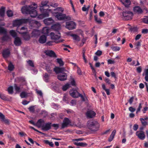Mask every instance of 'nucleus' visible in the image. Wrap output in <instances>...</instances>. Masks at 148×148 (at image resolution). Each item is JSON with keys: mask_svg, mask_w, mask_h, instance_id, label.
I'll list each match as a JSON object with an SVG mask.
<instances>
[{"mask_svg": "<svg viewBox=\"0 0 148 148\" xmlns=\"http://www.w3.org/2000/svg\"><path fill=\"white\" fill-rule=\"evenodd\" d=\"M129 110L131 112H134L135 111V109L132 107H130L129 108Z\"/></svg>", "mask_w": 148, "mask_h": 148, "instance_id": "62", "label": "nucleus"}, {"mask_svg": "<svg viewBox=\"0 0 148 148\" xmlns=\"http://www.w3.org/2000/svg\"><path fill=\"white\" fill-rule=\"evenodd\" d=\"M18 32L20 34L23 35V37L25 40H28L30 38V36L26 32Z\"/></svg>", "mask_w": 148, "mask_h": 148, "instance_id": "20", "label": "nucleus"}, {"mask_svg": "<svg viewBox=\"0 0 148 148\" xmlns=\"http://www.w3.org/2000/svg\"><path fill=\"white\" fill-rule=\"evenodd\" d=\"M41 32L37 29L34 30L32 33V37H36L39 36Z\"/></svg>", "mask_w": 148, "mask_h": 148, "instance_id": "21", "label": "nucleus"}, {"mask_svg": "<svg viewBox=\"0 0 148 148\" xmlns=\"http://www.w3.org/2000/svg\"><path fill=\"white\" fill-rule=\"evenodd\" d=\"M19 82L21 84L20 87L18 86L17 84H15L14 85V89L16 91V93H19L21 91V85H24L26 84L25 79L23 77H19L18 78Z\"/></svg>", "mask_w": 148, "mask_h": 148, "instance_id": "7", "label": "nucleus"}, {"mask_svg": "<svg viewBox=\"0 0 148 148\" xmlns=\"http://www.w3.org/2000/svg\"><path fill=\"white\" fill-rule=\"evenodd\" d=\"M21 98H26L27 96V93L25 92H22L20 95Z\"/></svg>", "mask_w": 148, "mask_h": 148, "instance_id": "38", "label": "nucleus"}, {"mask_svg": "<svg viewBox=\"0 0 148 148\" xmlns=\"http://www.w3.org/2000/svg\"><path fill=\"white\" fill-rule=\"evenodd\" d=\"M49 75L47 73H46L45 75H43V79L46 82H49Z\"/></svg>", "mask_w": 148, "mask_h": 148, "instance_id": "31", "label": "nucleus"}, {"mask_svg": "<svg viewBox=\"0 0 148 148\" xmlns=\"http://www.w3.org/2000/svg\"><path fill=\"white\" fill-rule=\"evenodd\" d=\"M51 123L50 122L44 123L42 126V129L44 131L49 130L51 128Z\"/></svg>", "mask_w": 148, "mask_h": 148, "instance_id": "12", "label": "nucleus"}, {"mask_svg": "<svg viewBox=\"0 0 148 148\" xmlns=\"http://www.w3.org/2000/svg\"><path fill=\"white\" fill-rule=\"evenodd\" d=\"M10 34L13 37H16L17 34L15 31L13 30H11L10 31Z\"/></svg>", "mask_w": 148, "mask_h": 148, "instance_id": "35", "label": "nucleus"}, {"mask_svg": "<svg viewBox=\"0 0 148 148\" xmlns=\"http://www.w3.org/2000/svg\"><path fill=\"white\" fill-rule=\"evenodd\" d=\"M89 6L87 7H86L85 5H84L82 8V10L83 11L85 12L87 11L88 12L89 10Z\"/></svg>", "mask_w": 148, "mask_h": 148, "instance_id": "49", "label": "nucleus"}, {"mask_svg": "<svg viewBox=\"0 0 148 148\" xmlns=\"http://www.w3.org/2000/svg\"><path fill=\"white\" fill-rule=\"evenodd\" d=\"M134 97H131L130 99H129V100L128 101L130 103V104H131L133 101L134 99Z\"/></svg>", "mask_w": 148, "mask_h": 148, "instance_id": "63", "label": "nucleus"}, {"mask_svg": "<svg viewBox=\"0 0 148 148\" xmlns=\"http://www.w3.org/2000/svg\"><path fill=\"white\" fill-rule=\"evenodd\" d=\"M134 12L138 14H140L142 12V9L138 6H136L134 7Z\"/></svg>", "mask_w": 148, "mask_h": 148, "instance_id": "27", "label": "nucleus"}, {"mask_svg": "<svg viewBox=\"0 0 148 148\" xmlns=\"http://www.w3.org/2000/svg\"><path fill=\"white\" fill-rule=\"evenodd\" d=\"M51 106L53 108L56 109H58V106L55 103H52Z\"/></svg>", "mask_w": 148, "mask_h": 148, "instance_id": "55", "label": "nucleus"}, {"mask_svg": "<svg viewBox=\"0 0 148 148\" xmlns=\"http://www.w3.org/2000/svg\"><path fill=\"white\" fill-rule=\"evenodd\" d=\"M51 28L56 32H59L58 30L60 29V25L59 23L54 24L51 26Z\"/></svg>", "mask_w": 148, "mask_h": 148, "instance_id": "24", "label": "nucleus"}, {"mask_svg": "<svg viewBox=\"0 0 148 148\" xmlns=\"http://www.w3.org/2000/svg\"><path fill=\"white\" fill-rule=\"evenodd\" d=\"M48 3V1H43L41 3V6H40V10L41 12H42V10H46L45 9L43 8V7L45 6H46L47 5Z\"/></svg>", "mask_w": 148, "mask_h": 148, "instance_id": "22", "label": "nucleus"}, {"mask_svg": "<svg viewBox=\"0 0 148 148\" xmlns=\"http://www.w3.org/2000/svg\"><path fill=\"white\" fill-rule=\"evenodd\" d=\"M45 53L47 56L53 57H56L54 52L52 50H47L45 51Z\"/></svg>", "mask_w": 148, "mask_h": 148, "instance_id": "19", "label": "nucleus"}, {"mask_svg": "<svg viewBox=\"0 0 148 148\" xmlns=\"http://www.w3.org/2000/svg\"><path fill=\"white\" fill-rule=\"evenodd\" d=\"M14 44L16 46H19L21 44V39L18 37H16L15 38Z\"/></svg>", "mask_w": 148, "mask_h": 148, "instance_id": "23", "label": "nucleus"}, {"mask_svg": "<svg viewBox=\"0 0 148 148\" xmlns=\"http://www.w3.org/2000/svg\"><path fill=\"white\" fill-rule=\"evenodd\" d=\"M45 123L44 121L42 119H39L36 123V126L40 128H42V126L44 125Z\"/></svg>", "mask_w": 148, "mask_h": 148, "instance_id": "18", "label": "nucleus"}, {"mask_svg": "<svg viewBox=\"0 0 148 148\" xmlns=\"http://www.w3.org/2000/svg\"><path fill=\"white\" fill-rule=\"evenodd\" d=\"M6 33V30L3 27L0 26V34H5Z\"/></svg>", "mask_w": 148, "mask_h": 148, "instance_id": "33", "label": "nucleus"}, {"mask_svg": "<svg viewBox=\"0 0 148 148\" xmlns=\"http://www.w3.org/2000/svg\"><path fill=\"white\" fill-rule=\"evenodd\" d=\"M27 63L29 65L32 67H34V66L33 62L31 60H29L27 61Z\"/></svg>", "mask_w": 148, "mask_h": 148, "instance_id": "46", "label": "nucleus"}, {"mask_svg": "<svg viewBox=\"0 0 148 148\" xmlns=\"http://www.w3.org/2000/svg\"><path fill=\"white\" fill-rule=\"evenodd\" d=\"M88 128L92 131H97L99 129L100 125L97 121H88L87 123Z\"/></svg>", "mask_w": 148, "mask_h": 148, "instance_id": "4", "label": "nucleus"}, {"mask_svg": "<svg viewBox=\"0 0 148 148\" xmlns=\"http://www.w3.org/2000/svg\"><path fill=\"white\" fill-rule=\"evenodd\" d=\"M7 14L9 17L12 16L13 14V12L11 10H8L7 12Z\"/></svg>", "mask_w": 148, "mask_h": 148, "instance_id": "47", "label": "nucleus"}, {"mask_svg": "<svg viewBox=\"0 0 148 148\" xmlns=\"http://www.w3.org/2000/svg\"><path fill=\"white\" fill-rule=\"evenodd\" d=\"M45 66V67H43L45 68L47 71L49 73H51V71L52 70V69H51V68L47 66Z\"/></svg>", "mask_w": 148, "mask_h": 148, "instance_id": "48", "label": "nucleus"}, {"mask_svg": "<svg viewBox=\"0 0 148 148\" xmlns=\"http://www.w3.org/2000/svg\"><path fill=\"white\" fill-rule=\"evenodd\" d=\"M36 92L37 94L38 95V98L39 100L41 101V103H43V100L42 98V93L41 90L36 89Z\"/></svg>", "mask_w": 148, "mask_h": 148, "instance_id": "17", "label": "nucleus"}, {"mask_svg": "<svg viewBox=\"0 0 148 148\" xmlns=\"http://www.w3.org/2000/svg\"><path fill=\"white\" fill-rule=\"evenodd\" d=\"M133 15L132 12L130 11H123L122 12L123 19L125 20L131 19Z\"/></svg>", "mask_w": 148, "mask_h": 148, "instance_id": "9", "label": "nucleus"}, {"mask_svg": "<svg viewBox=\"0 0 148 148\" xmlns=\"http://www.w3.org/2000/svg\"><path fill=\"white\" fill-rule=\"evenodd\" d=\"M102 51L100 50H98L95 53V54L99 56H100L102 54Z\"/></svg>", "mask_w": 148, "mask_h": 148, "instance_id": "57", "label": "nucleus"}, {"mask_svg": "<svg viewBox=\"0 0 148 148\" xmlns=\"http://www.w3.org/2000/svg\"><path fill=\"white\" fill-rule=\"evenodd\" d=\"M44 23L46 25H49L53 23L54 20L51 18H46L43 21Z\"/></svg>", "mask_w": 148, "mask_h": 148, "instance_id": "16", "label": "nucleus"}, {"mask_svg": "<svg viewBox=\"0 0 148 148\" xmlns=\"http://www.w3.org/2000/svg\"><path fill=\"white\" fill-rule=\"evenodd\" d=\"M0 98L2 100H5L6 99V97L4 94L0 92Z\"/></svg>", "mask_w": 148, "mask_h": 148, "instance_id": "50", "label": "nucleus"}, {"mask_svg": "<svg viewBox=\"0 0 148 148\" xmlns=\"http://www.w3.org/2000/svg\"><path fill=\"white\" fill-rule=\"evenodd\" d=\"M71 123V121L69 119L66 118H64L62 124L61 128L63 129L67 127Z\"/></svg>", "mask_w": 148, "mask_h": 148, "instance_id": "11", "label": "nucleus"}, {"mask_svg": "<svg viewBox=\"0 0 148 148\" xmlns=\"http://www.w3.org/2000/svg\"><path fill=\"white\" fill-rule=\"evenodd\" d=\"M5 118L4 115L1 113L0 112V119L2 121Z\"/></svg>", "mask_w": 148, "mask_h": 148, "instance_id": "56", "label": "nucleus"}, {"mask_svg": "<svg viewBox=\"0 0 148 148\" xmlns=\"http://www.w3.org/2000/svg\"><path fill=\"white\" fill-rule=\"evenodd\" d=\"M70 95L74 98H78L81 97L82 100L84 101L87 100V98L85 94L82 95L79 94L76 89L73 88L69 92Z\"/></svg>", "mask_w": 148, "mask_h": 148, "instance_id": "5", "label": "nucleus"}, {"mask_svg": "<svg viewBox=\"0 0 148 148\" xmlns=\"http://www.w3.org/2000/svg\"><path fill=\"white\" fill-rule=\"evenodd\" d=\"M29 23L30 25L33 23L32 26L36 27L39 26L40 25V23L37 21L32 20L31 19L27 18L15 20L13 22V25L14 26H18L23 23Z\"/></svg>", "mask_w": 148, "mask_h": 148, "instance_id": "2", "label": "nucleus"}, {"mask_svg": "<svg viewBox=\"0 0 148 148\" xmlns=\"http://www.w3.org/2000/svg\"><path fill=\"white\" fill-rule=\"evenodd\" d=\"M47 40V37L45 35L41 36L39 40V42L41 44L45 43Z\"/></svg>", "mask_w": 148, "mask_h": 148, "instance_id": "26", "label": "nucleus"}, {"mask_svg": "<svg viewBox=\"0 0 148 148\" xmlns=\"http://www.w3.org/2000/svg\"><path fill=\"white\" fill-rule=\"evenodd\" d=\"M53 69L56 73H60L58 76V78L59 80L62 81L66 79L67 75L66 73L64 72L66 71H67L64 68L56 67Z\"/></svg>", "mask_w": 148, "mask_h": 148, "instance_id": "3", "label": "nucleus"}, {"mask_svg": "<svg viewBox=\"0 0 148 148\" xmlns=\"http://www.w3.org/2000/svg\"><path fill=\"white\" fill-rule=\"evenodd\" d=\"M55 16L59 20L68 21L71 20V17L69 16L63 14L62 12H56L54 14Z\"/></svg>", "mask_w": 148, "mask_h": 148, "instance_id": "6", "label": "nucleus"}, {"mask_svg": "<svg viewBox=\"0 0 148 148\" xmlns=\"http://www.w3.org/2000/svg\"><path fill=\"white\" fill-rule=\"evenodd\" d=\"M115 61L114 60L109 59L108 60V64H114Z\"/></svg>", "mask_w": 148, "mask_h": 148, "instance_id": "51", "label": "nucleus"}, {"mask_svg": "<svg viewBox=\"0 0 148 148\" xmlns=\"http://www.w3.org/2000/svg\"><path fill=\"white\" fill-rule=\"evenodd\" d=\"M37 7L36 4L34 3L30 5H25L21 8L22 12L24 14H29L32 17H35L37 16V17L40 19H42L44 18L49 16V12L51 11L50 9H47V10H42V14L37 16V13L36 10Z\"/></svg>", "mask_w": 148, "mask_h": 148, "instance_id": "1", "label": "nucleus"}, {"mask_svg": "<svg viewBox=\"0 0 148 148\" xmlns=\"http://www.w3.org/2000/svg\"><path fill=\"white\" fill-rule=\"evenodd\" d=\"M116 132V130H114L113 131L108 139V140L109 142H111L113 139Z\"/></svg>", "mask_w": 148, "mask_h": 148, "instance_id": "28", "label": "nucleus"}, {"mask_svg": "<svg viewBox=\"0 0 148 148\" xmlns=\"http://www.w3.org/2000/svg\"><path fill=\"white\" fill-rule=\"evenodd\" d=\"M51 85V87L54 88V89L58 88L59 86V84L58 83L56 82H52Z\"/></svg>", "mask_w": 148, "mask_h": 148, "instance_id": "29", "label": "nucleus"}, {"mask_svg": "<svg viewBox=\"0 0 148 148\" xmlns=\"http://www.w3.org/2000/svg\"><path fill=\"white\" fill-rule=\"evenodd\" d=\"M73 37V39L75 40H78L79 39L78 36L76 35L73 34L72 35Z\"/></svg>", "mask_w": 148, "mask_h": 148, "instance_id": "60", "label": "nucleus"}, {"mask_svg": "<svg viewBox=\"0 0 148 148\" xmlns=\"http://www.w3.org/2000/svg\"><path fill=\"white\" fill-rule=\"evenodd\" d=\"M5 8L2 7L0 9V15L2 17H3L4 15Z\"/></svg>", "mask_w": 148, "mask_h": 148, "instance_id": "36", "label": "nucleus"}, {"mask_svg": "<svg viewBox=\"0 0 148 148\" xmlns=\"http://www.w3.org/2000/svg\"><path fill=\"white\" fill-rule=\"evenodd\" d=\"M77 67V73L79 75H81L82 74V72L80 68Z\"/></svg>", "mask_w": 148, "mask_h": 148, "instance_id": "59", "label": "nucleus"}, {"mask_svg": "<svg viewBox=\"0 0 148 148\" xmlns=\"http://www.w3.org/2000/svg\"><path fill=\"white\" fill-rule=\"evenodd\" d=\"M74 144L77 146H83L84 147L87 145V144L84 143H78L77 142H74Z\"/></svg>", "mask_w": 148, "mask_h": 148, "instance_id": "32", "label": "nucleus"}, {"mask_svg": "<svg viewBox=\"0 0 148 148\" xmlns=\"http://www.w3.org/2000/svg\"><path fill=\"white\" fill-rule=\"evenodd\" d=\"M29 109L30 111L31 112H33L34 110V106H31L29 108Z\"/></svg>", "mask_w": 148, "mask_h": 148, "instance_id": "58", "label": "nucleus"}, {"mask_svg": "<svg viewBox=\"0 0 148 148\" xmlns=\"http://www.w3.org/2000/svg\"><path fill=\"white\" fill-rule=\"evenodd\" d=\"M8 92L10 94H12L13 92V87L12 86L9 87L8 89Z\"/></svg>", "mask_w": 148, "mask_h": 148, "instance_id": "42", "label": "nucleus"}, {"mask_svg": "<svg viewBox=\"0 0 148 148\" xmlns=\"http://www.w3.org/2000/svg\"><path fill=\"white\" fill-rule=\"evenodd\" d=\"M2 53L3 57L5 58H6L10 56V50L8 48L5 49L3 50Z\"/></svg>", "mask_w": 148, "mask_h": 148, "instance_id": "15", "label": "nucleus"}, {"mask_svg": "<svg viewBox=\"0 0 148 148\" xmlns=\"http://www.w3.org/2000/svg\"><path fill=\"white\" fill-rule=\"evenodd\" d=\"M71 85L73 86H75V81L73 78H71Z\"/></svg>", "mask_w": 148, "mask_h": 148, "instance_id": "52", "label": "nucleus"}, {"mask_svg": "<svg viewBox=\"0 0 148 148\" xmlns=\"http://www.w3.org/2000/svg\"><path fill=\"white\" fill-rule=\"evenodd\" d=\"M95 115V113L92 110H88L86 113V116L88 118H93Z\"/></svg>", "mask_w": 148, "mask_h": 148, "instance_id": "14", "label": "nucleus"}, {"mask_svg": "<svg viewBox=\"0 0 148 148\" xmlns=\"http://www.w3.org/2000/svg\"><path fill=\"white\" fill-rule=\"evenodd\" d=\"M143 21L144 23L148 24V16L145 17L144 18Z\"/></svg>", "mask_w": 148, "mask_h": 148, "instance_id": "61", "label": "nucleus"}, {"mask_svg": "<svg viewBox=\"0 0 148 148\" xmlns=\"http://www.w3.org/2000/svg\"><path fill=\"white\" fill-rule=\"evenodd\" d=\"M76 26V23L73 21L67 22L66 23V27L69 30L75 29Z\"/></svg>", "mask_w": 148, "mask_h": 148, "instance_id": "10", "label": "nucleus"}, {"mask_svg": "<svg viewBox=\"0 0 148 148\" xmlns=\"http://www.w3.org/2000/svg\"><path fill=\"white\" fill-rule=\"evenodd\" d=\"M142 108V104L141 103H140L139 104V105L138 107V108L137 110V111H136V113H137L138 112H139L140 111V109Z\"/></svg>", "mask_w": 148, "mask_h": 148, "instance_id": "53", "label": "nucleus"}, {"mask_svg": "<svg viewBox=\"0 0 148 148\" xmlns=\"http://www.w3.org/2000/svg\"><path fill=\"white\" fill-rule=\"evenodd\" d=\"M50 35L51 38L54 40L55 42L56 43L62 42L64 41L63 39H59L60 37V33L59 32H56L55 33L51 32Z\"/></svg>", "mask_w": 148, "mask_h": 148, "instance_id": "8", "label": "nucleus"}, {"mask_svg": "<svg viewBox=\"0 0 148 148\" xmlns=\"http://www.w3.org/2000/svg\"><path fill=\"white\" fill-rule=\"evenodd\" d=\"M111 48L113 51H119L120 49V47L117 46L112 47Z\"/></svg>", "mask_w": 148, "mask_h": 148, "instance_id": "44", "label": "nucleus"}, {"mask_svg": "<svg viewBox=\"0 0 148 148\" xmlns=\"http://www.w3.org/2000/svg\"><path fill=\"white\" fill-rule=\"evenodd\" d=\"M136 134L138 137L141 140H143L145 138L144 132L142 131H138L136 132Z\"/></svg>", "mask_w": 148, "mask_h": 148, "instance_id": "13", "label": "nucleus"}, {"mask_svg": "<svg viewBox=\"0 0 148 148\" xmlns=\"http://www.w3.org/2000/svg\"><path fill=\"white\" fill-rule=\"evenodd\" d=\"M59 124H51V127H53L55 130H57L59 127Z\"/></svg>", "mask_w": 148, "mask_h": 148, "instance_id": "40", "label": "nucleus"}, {"mask_svg": "<svg viewBox=\"0 0 148 148\" xmlns=\"http://www.w3.org/2000/svg\"><path fill=\"white\" fill-rule=\"evenodd\" d=\"M95 20L96 21V22L99 24L101 23L102 21L100 18H98L97 16V15H95L94 16Z\"/></svg>", "mask_w": 148, "mask_h": 148, "instance_id": "39", "label": "nucleus"}, {"mask_svg": "<svg viewBox=\"0 0 148 148\" xmlns=\"http://www.w3.org/2000/svg\"><path fill=\"white\" fill-rule=\"evenodd\" d=\"M49 32V29L47 27H43L42 31V33L45 34H48Z\"/></svg>", "mask_w": 148, "mask_h": 148, "instance_id": "30", "label": "nucleus"}, {"mask_svg": "<svg viewBox=\"0 0 148 148\" xmlns=\"http://www.w3.org/2000/svg\"><path fill=\"white\" fill-rule=\"evenodd\" d=\"M137 72L138 73H140L142 71V69L140 66L138 67L136 69Z\"/></svg>", "mask_w": 148, "mask_h": 148, "instance_id": "64", "label": "nucleus"}, {"mask_svg": "<svg viewBox=\"0 0 148 148\" xmlns=\"http://www.w3.org/2000/svg\"><path fill=\"white\" fill-rule=\"evenodd\" d=\"M57 62L59 64L60 66H62L63 65L64 62L61 59L58 58L57 59Z\"/></svg>", "mask_w": 148, "mask_h": 148, "instance_id": "41", "label": "nucleus"}, {"mask_svg": "<svg viewBox=\"0 0 148 148\" xmlns=\"http://www.w3.org/2000/svg\"><path fill=\"white\" fill-rule=\"evenodd\" d=\"M70 87V84H66L63 86L62 87V89L63 91H66L67 89L69 88Z\"/></svg>", "mask_w": 148, "mask_h": 148, "instance_id": "37", "label": "nucleus"}, {"mask_svg": "<svg viewBox=\"0 0 148 148\" xmlns=\"http://www.w3.org/2000/svg\"><path fill=\"white\" fill-rule=\"evenodd\" d=\"M140 121L143 125L144 126H145L147 124V121H145L143 119V118H140Z\"/></svg>", "mask_w": 148, "mask_h": 148, "instance_id": "45", "label": "nucleus"}, {"mask_svg": "<svg viewBox=\"0 0 148 148\" xmlns=\"http://www.w3.org/2000/svg\"><path fill=\"white\" fill-rule=\"evenodd\" d=\"M121 2L126 7H128L130 5L131 2L130 0H120Z\"/></svg>", "mask_w": 148, "mask_h": 148, "instance_id": "25", "label": "nucleus"}, {"mask_svg": "<svg viewBox=\"0 0 148 148\" xmlns=\"http://www.w3.org/2000/svg\"><path fill=\"white\" fill-rule=\"evenodd\" d=\"M4 34L5 35L2 38V40H7L10 39V38L9 35L7 34Z\"/></svg>", "mask_w": 148, "mask_h": 148, "instance_id": "34", "label": "nucleus"}, {"mask_svg": "<svg viewBox=\"0 0 148 148\" xmlns=\"http://www.w3.org/2000/svg\"><path fill=\"white\" fill-rule=\"evenodd\" d=\"M14 68V65L11 63H10L8 66V69L10 71H12L13 70Z\"/></svg>", "mask_w": 148, "mask_h": 148, "instance_id": "43", "label": "nucleus"}, {"mask_svg": "<svg viewBox=\"0 0 148 148\" xmlns=\"http://www.w3.org/2000/svg\"><path fill=\"white\" fill-rule=\"evenodd\" d=\"M55 11H58L62 12L64 11V9L61 7H58L54 9Z\"/></svg>", "mask_w": 148, "mask_h": 148, "instance_id": "54", "label": "nucleus"}]
</instances>
